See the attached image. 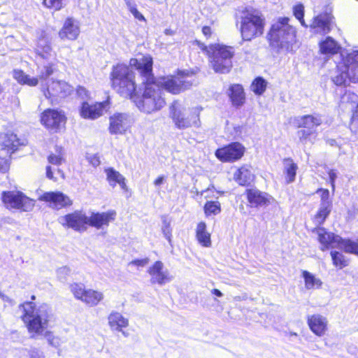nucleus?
<instances>
[{
    "instance_id": "dca6fc26",
    "label": "nucleus",
    "mask_w": 358,
    "mask_h": 358,
    "mask_svg": "<svg viewBox=\"0 0 358 358\" xmlns=\"http://www.w3.org/2000/svg\"><path fill=\"white\" fill-rule=\"evenodd\" d=\"M41 122L47 129L57 131L65 124L66 117L62 111L47 109L41 114Z\"/></svg>"
},
{
    "instance_id": "09e8293b",
    "label": "nucleus",
    "mask_w": 358,
    "mask_h": 358,
    "mask_svg": "<svg viewBox=\"0 0 358 358\" xmlns=\"http://www.w3.org/2000/svg\"><path fill=\"white\" fill-rule=\"evenodd\" d=\"M149 261L150 260L148 257H145L143 259H134L128 264V266L129 267H135L138 270H139L140 268L146 266L148 264Z\"/></svg>"
},
{
    "instance_id": "ddd939ff",
    "label": "nucleus",
    "mask_w": 358,
    "mask_h": 358,
    "mask_svg": "<svg viewBox=\"0 0 358 358\" xmlns=\"http://www.w3.org/2000/svg\"><path fill=\"white\" fill-rule=\"evenodd\" d=\"M133 123V117L129 113H115L109 117L108 130L111 134H124Z\"/></svg>"
},
{
    "instance_id": "f3484780",
    "label": "nucleus",
    "mask_w": 358,
    "mask_h": 358,
    "mask_svg": "<svg viewBox=\"0 0 358 358\" xmlns=\"http://www.w3.org/2000/svg\"><path fill=\"white\" fill-rule=\"evenodd\" d=\"M40 201L48 204V206L55 210H59L72 205V200L61 192H47L41 195Z\"/></svg>"
},
{
    "instance_id": "6ab92c4d",
    "label": "nucleus",
    "mask_w": 358,
    "mask_h": 358,
    "mask_svg": "<svg viewBox=\"0 0 358 358\" xmlns=\"http://www.w3.org/2000/svg\"><path fill=\"white\" fill-rule=\"evenodd\" d=\"M117 213L114 210L106 212H92L88 215V225L97 229H105L116 218Z\"/></svg>"
},
{
    "instance_id": "bb28decb",
    "label": "nucleus",
    "mask_w": 358,
    "mask_h": 358,
    "mask_svg": "<svg viewBox=\"0 0 358 358\" xmlns=\"http://www.w3.org/2000/svg\"><path fill=\"white\" fill-rule=\"evenodd\" d=\"M0 144L3 147L1 150V155H3V153H5L6 155H10L20 145V141L16 134L6 133L0 136Z\"/></svg>"
},
{
    "instance_id": "e433bc0d",
    "label": "nucleus",
    "mask_w": 358,
    "mask_h": 358,
    "mask_svg": "<svg viewBox=\"0 0 358 358\" xmlns=\"http://www.w3.org/2000/svg\"><path fill=\"white\" fill-rule=\"evenodd\" d=\"M332 204H320L317 214L314 217V222L316 224H322L329 216L331 210Z\"/></svg>"
},
{
    "instance_id": "69168bd1",
    "label": "nucleus",
    "mask_w": 358,
    "mask_h": 358,
    "mask_svg": "<svg viewBox=\"0 0 358 358\" xmlns=\"http://www.w3.org/2000/svg\"><path fill=\"white\" fill-rule=\"evenodd\" d=\"M202 33H203V34L206 37H207V38L210 37V36H211V34H212V30H211V28H210V27H207V26L203 27L202 28Z\"/></svg>"
},
{
    "instance_id": "aec40b11",
    "label": "nucleus",
    "mask_w": 358,
    "mask_h": 358,
    "mask_svg": "<svg viewBox=\"0 0 358 358\" xmlns=\"http://www.w3.org/2000/svg\"><path fill=\"white\" fill-rule=\"evenodd\" d=\"M108 107L109 102L108 100L103 102H96L94 104L83 102L80 113L83 118L94 120L101 117L104 110Z\"/></svg>"
},
{
    "instance_id": "cd10ccee",
    "label": "nucleus",
    "mask_w": 358,
    "mask_h": 358,
    "mask_svg": "<svg viewBox=\"0 0 358 358\" xmlns=\"http://www.w3.org/2000/svg\"><path fill=\"white\" fill-rule=\"evenodd\" d=\"M252 169V166L250 165H243L236 169L234 173V180L240 185H245L250 183L255 179V175Z\"/></svg>"
},
{
    "instance_id": "37998d69",
    "label": "nucleus",
    "mask_w": 358,
    "mask_h": 358,
    "mask_svg": "<svg viewBox=\"0 0 358 358\" xmlns=\"http://www.w3.org/2000/svg\"><path fill=\"white\" fill-rule=\"evenodd\" d=\"M331 255L332 257L333 263L336 266L342 268L347 266V262L344 259V256L338 252H331Z\"/></svg>"
},
{
    "instance_id": "0e129e2a",
    "label": "nucleus",
    "mask_w": 358,
    "mask_h": 358,
    "mask_svg": "<svg viewBox=\"0 0 358 358\" xmlns=\"http://www.w3.org/2000/svg\"><path fill=\"white\" fill-rule=\"evenodd\" d=\"M351 99L352 101L356 102L358 99L357 96L354 93L347 92L343 96V101Z\"/></svg>"
},
{
    "instance_id": "338daca9",
    "label": "nucleus",
    "mask_w": 358,
    "mask_h": 358,
    "mask_svg": "<svg viewBox=\"0 0 358 358\" xmlns=\"http://www.w3.org/2000/svg\"><path fill=\"white\" fill-rule=\"evenodd\" d=\"M46 176L48 178L53 180H56V179L53 176V173L52 171V168L50 166L46 167Z\"/></svg>"
},
{
    "instance_id": "f257e3e1",
    "label": "nucleus",
    "mask_w": 358,
    "mask_h": 358,
    "mask_svg": "<svg viewBox=\"0 0 358 358\" xmlns=\"http://www.w3.org/2000/svg\"><path fill=\"white\" fill-rule=\"evenodd\" d=\"M129 65L138 70L145 85L141 96L136 94L133 98L138 108L144 113H151L159 110L165 106L162 90L154 81L152 75V58L148 55H140L129 61Z\"/></svg>"
},
{
    "instance_id": "4468645a",
    "label": "nucleus",
    "mask_w": 358,
    "mask_h": 358,
    "mask_svg": "<svg viewBox=\"0 0 358 358\" xmlns=\"http://www.w3.org/2000/svg\"><path fill=\"white\" fill-rule=\"evenodd\" d=\"M147 272L150 277V283L152 285L162 286L170 282L173 278L169 271L165 268L164 263L161 261H156L149 266Z\"/></svg>"
},
{
    "instance_id": "2eb2a0df",
    "label": "nucleus",
    "mask_w": 358,
    "mask_h": 358,
    "mask_svg": "<svg viewBox=\"0 0 358 358\" xmlns=\"http://www.w3.org/2000/svg\"><path fill=\"white\" fill-rule=\"evenodd\" d=\"M244 146L238 142L231 143L215 152V156L223 162H232L240 159L244 155Z\"/></svg>"
},
{
    "instance_id": "7c9ffc66",
    "label": "nucleus",
    "mask_w": 358,
    "mask_h": 358,
    "mask_svg": "<svg viewBox=\"0 0 358 358\" xmlns=\"http://www.w3.org/2000/svg\"><path fill=\"white\" fill-rule=\"evenodd\" d=\"M107 180L110 185L115 187L118 184L123 190H127L125 178L115 169L110 168L106 170Z\"/></svg>"
},
{
    "instance_id": "a878e982",
    "label": "nucleus",
    "mask_w": 358,
    "mask_h": 358,
    "mask_svg": "<svg viewBox=\"0 0 358 358\" xmlns=\"http://www.w3.org/2000/svg\"><path fill=\"white\" fill-rule=\"evenodd\" d=\"M322 118L319 115H306L294 118V123L297 127L313 130L322 124Z\"/></svg>"
},
{
    "instance_id": "864d4df0",
    "label": "nucleus",
    "mask_w": 358,
    "mask_h": 358,
    "mask_svg": "<svg viewBox=\"0 0 358 358\" xmlns=\"http://www.w3.org/2000/svg\"><path fill=\"white\" fill-rule=\"evenodd\" d=\"M350 129L352 132L358 134V106L352 117Z\"/></svg>"
},
{
    "instance_id": "ea45409f",
    "label": "nucleus",
    "mask_w": 358,
    "mask_h": 358,
    "mask_svg": "<svg viewBox=\"0 0 358 358\" xmlns=\"http://www.w3.org/2000/svg\"><path fill=\"white\" fill-rule=\"evenodd\" d=\"M267 82L261 77H258L254 80L251 85L252 91L257 95L262 94L266 90Z\"/></svg>"
},
{
    "instance_id": "c85d7f7f",
    "label": "nucleus",
    "mask_w": 358,
    "mask_h": 358,
    "mask_svg": "<svg viewBox=\"0 0 358 358\" xmlns=\"http://www.w3.org/2000/svg\"><path fill=\"white\" fill-rule=\"evenodd\" d=\"M108 322L111 330L122 332L123 334L122 329L129 326V320L117 311H113L109 314Z\"/></svg>"
},
{
    "instance_id": "c9c22d12",
    "label": "nucleus",
    "mask_w": 358,
    "mask_h": 358,
    "mask_svg": "<svg viewBox=\"0 0 358 358\" xmlns=\"http://www.w3.org/2000/svg\"><path fill=\"white\" fill-rule=\"evenodd\" d=\"M302 277L304 279L305 287L307 289H318L322 285L320 279L307 271H302Z\"/></svg>"
},
{
    "instance_id": "e2e57ef3",
    "label": "nucleus",
    "mask_w": 358,
    "mask_h": 358,
    "mask_svg": "<svg viewBox=\"0 0 358 358\" xmlns=\"http://www.w3.org/2000/svg\"><path fill=\"white\" fill-rule=\"evenodd\" d=\"M130 12L132 13L134 17L137 20L140 21H145L144 16L137 10L136 8H133V10H131V11Z\"/></svg>"
},
{
    "instance_id": "b1692460",
    "label": "nucleus",
    "mask_w": 358,
    "mask_h": 358,
    "mask_svg": "<svg viewBox=\"0 0 358 358\" xmlns=\"http://www.w3.org/2000/svg\"><path fill=\"white\" fill-rule=\"evenodd\" d=\"M308 324L310 329L317 336H324L328 329L327 319L320 314L309 316Z\"/></svg>"
},
{
    "instance_id": "39448f33",
    "label": "nucleus",
    "mask_w": 358,
    "mask_h": 358,
    "mask_svg": "<svg viewBox=\"0 0 358 358\" xmlns=\"http://www.w3.org/2000/svg\"><path fill=\"white\" fill-rule=\"evenodd\" d=\"M288 17H280L269 31L268 38L272 46L289 50L296 42V29L291 25Z\"/></svg>"
},
{
    "instance_id": "f03ea898",
    "label": "nucleus",
    "mask_w": 358,
    "mask_h": 358,
    "mask_svg": "<svg viewBox=\"0 0 358 358\" xmlns=\"http://www.w3.org/2000/svg\"><path fill=\"white\" fill-rule=\"evenodd\" d=\"M18 309L21 313L20 318L31 338L43 336L50 345L55 348L61 346L62 342L60 338L46 331L53 315L49 305L45 303L36 305L33 302H24L18 306Z\"/></svg>"
},
{
    "instance_id": "2f4dec72",
    "label": "nucleus",
    "mask_w": 358,
    "mask_h": 358,
    "mask_svg": "<svg viewBox=\"0 0 358 358\" xmlns=\"http://www.w3.org/2000/svg\"><path fill=\"white\" fill-rule=\"evenodd\" d=\"M283 173L285 175L287 184L293 182L295 180L298 166L290 158L283 159Z\"/></svg>"
},
{
    "instance_id": "0eeeda50",
    "label": "nucleus",
    "mask_w": 358,
    "mask_h": 358,
    "mask_svg": "<svg viewBox=\"0 0 358 358\" xmlns=\"http://www.w3.org/2000/svg\"><path fill=\"white\" fill-rule=\"evenodd\" d=\"M265 20L260 11L255 9L243 10L240 17V31L245 41L260 36L264 33Z\"/></svg>"
},
{
    "instance_id": "5701e85b",
    "label": "nucleus",
    "mask_w": 358,
    "mask_h": 358,
    "mask_svg": "<svg viewBox=\"0 0 358 358\" xmlns=\"http://www.w3.org/2000/svg\"><path fill=\"white\" fill-rule=\"evenodd\" d=\"M318 45L319 52L327 59L340 52L342 49L341 45L331 36H327L322 39Z\"/></svg>"
},
{
    "instance_id": "6e6d98bb",
    "label": "nucleus",
    "mask_w": 358,
    "mask_h": 358,
    "mask_svg": "<svg viewBox=\"0 0 358 358\" xmlns=\"http://www.w3.org/2000/svg\"><path fill=\"white\" fill-rule=\"evenodd\" d=\"M62 0H43V3L48 8H54L57 10L62 6Z\"/></svg>"
},
{
    "instance_id": "9d476101",
    "label": "nucleus",
    "mask_w": 358,
    "mask_h": 358,
    "mask_svg": "<svg viewBox=\"0 0 358 358\" xmlns=\"http://www.w3.org/2000/svg\"><path fill=\"white\" fill-rule=\"evenodd\" d=\"M335 25L334 17L330 9L315 15L311 20L308 27L314 34L327 35L332 30Z\"/></svg>"
},
{
    "instance_id": "a19ab883",
    "label": "nucleus",
    "mask_w": 358,
    "mask_h": 358,
    "mask_svg": "<svg viewBox=\"0 0 358 358\" xmlns=\"http://www.w3.org/2000/svg\"><path fill=\"white\" fill-rule=\"evenodd\" d=\"M305 8L304 6L299 3L294 6L293 14L294 17L300 22L301 24L307 28L308 24L306 23L304 20Z\"/></svg>"
},
{
    "instance_id": "13d9d810",
    "label": "nucleus",
    "mask_w": 358,
    "mask_h": 358,
    "mask_svg": "<svg viewBox=\"0 0 358 358\" xmlns=\"http://www.w3.org/2000/svg\"><path fill=\"white\" fill-rule=\"evenodd\" d=\"M329 181L332 187V191L335 189V180L338 177V171L336 169H329L328 171Z\"/></svg>"
},
{
    "instance_id": "f8f14e48",
    "label": "nucleus",
    "mask_w": 358,
    "mask_h": 358,
    "mask_svg": "<svg viewBox=\"0 0 358 358\" xmlns=\"http://www.w3.org/2000/svg\"><path fill=\"white\" fill-rule=\"evenodd\" d=\"M58 222L65 227L71 228L76 231H84L88 225V215L82 210H76L59 217Z\"/></svg>"
},
{
    "instance_id": "58836bf2",
    "label": "nucleus",
    "mask_w": 358,
    "mask_h": 358,
    "mask_svg": "<svg viewBox=\"0 0 358 358\" xmlns=\"http://www.w3.org/2000/svg\"><path fill=\"white\" fill-rule=\"evenodd\" d=\"M203 210L206 216L217 215L221 212L220 203L217 201H207L204 205Z\"/></svg>"
},
{
    "instance_id": "9b49d317",
    "label": "nucleus",
    "mask_w": 358,
    "mask_h": 358,
    "mask_svg": "<svg viewBox=\"0 0 358 358\" xmlns=\"http://www.w3.org/2000/svg\"><path fill=\"white\" fill-rule=\"evenodd\" d=\"M2 201L7 208L20 209L25 212L33 209L35 201L21 192H7L2 194Z\"/></svg>"
},
{
    "instance_id": "4d7b16f0",
    "label": "nucleus",
    "mask_w": 358,
    "mask_h": 358,
    "mask_svg": "<svg viewBox=\"0 0 358 358\" xmlns=\"http://www.w3.org/2000/svg\"><path fill=\"white\" fill-rule=\"evenodd\" d=\"M13 76L20 84H22L25 78H27V74L22 70H14Z\"/></svg>"
},
{
    "instance_id": "c03bdc74",
    "label": "nucleus",
    "mask_w": 358,
    "mask_h": 358,
    "mask_svg": "<svg viewBox=\"0 0 358 358\" xmlns=\"http://www.w3.org/2000/svg\"><path fill=\"white\" fill-rule=\"evenodd\" d=\"M55 63H49L47 65H45L43 69L40 71L39 77L42 79H45L52 75L55 71Z\"/></svg>"
},
{
    "instance_id": "bf43d9fd",
    "label": "nucleus",
    "mask_w": 358,
    "mask_h": 358,
    "mask_svg": "<svg viewBox=\"0 0 358 358\" xmlns=\"http://www.w3.org/2000/svg\"><path fill=\"white\" fill-rule=\"evenodd\" d=\"M38 83V80L35 77H30L29 75H27V78L24 80L22 85H27L31 87H34L37 85Z\"/></svg>"
},
{
    "instance_id": "680f3d73",
    "label": "nucleus",
    "mask_w": 358,
    "mask_h": 358,
    "mask_svg": "<svg viewBox=\"0 0 358 358\" xmlns=\"http://www.w3.org/2000/svg\"><path fill=\"white\" fill-rule=\"evenodd\" d=\"M77 94L82 99H85L89 96L88 91L83 87H78L77 88Z\"/></svg>"
},
{
    "instance_id": "6e6552de",
    "label": "nucleus",
    "mask_w": 358,
    "mask_h": 358,
    "mask_svg": "<svg viewBox=\"0 0 358 358\" xmlns=\"http://www.w3.org/2000/svg\"><path fill=\"white\" fill-rule=\"evenodd\" d=\"M203 110L201 106L184 108L173 105L171 107V117L178 129L201 127L200 114Z\"/></svg>"
},
{
    "instance_id": "de8ad7c7",
    "label": "nucleus",
    "mask_w": 358,
    "mask_h": 358,
    "mask_svg": "<svg viewBox=\"0 0 358 358\" xmlns=\"http://www.w3.org/2000/svg\"><path fill=\"white\" fill-rule=\"evenodd\" d=\"M21 354L23 356L30 357L31 358H45L43 352L38 349H33L31 351L27 350H22Z\"/></svg>"
},
{
    "instance_id": "a18cd8bd",
    "label": "nucleus",
    "mask_w": 358,
    "mask_h": 358,
    "mask_svg": "<svg viewBox=\"0 0 358 358\" xmlns=\"http://www.w3.org/2000/svg\"><path fill=\"white\" fill-rule=\"evenodd\" d=\"M162 231L165 238L170 243L171 241L172 230L171 228V223L166 217H164L162 220Z\"/></svg>"
},
{
    "instance_id": "a211bd4d",
    "label": "nucleus",
    "mask_w": 358,
    "mask_h": 358,
    "mask_svg": "<svg viewBox=\"0 0 358 358\" xmlns=\"http://www.w3.org/2000/svg\"><path fill=\"white\" fill-rule=\"evenodd\" d=\"M156 83L160 89L164 88L172 94H178L180 91L188 88L191 85L189 81L173 76L159 78Z\"/></svg>"
},
{
    "instance_id": "79ce46f5",
    "label": "nucleus",
    "mask_w": 358,
    "mask_h": 358,
    "mask_svg": "<svg viewBox=\"0 0 358 358\" xmlns=\"http://www.w3.org/2000/svg\"><path fill=\"white\" fill-rule=\"evenodd\" d=\"M70 290L73 296L80 301L83 300L84 295L86 292L84 285L81 283L73 282L70 285Z\"/></svg>"
},
{
    "instance_id": "473e14b6",
    "label": "nucleus",
    "mask_w": 358,
    "mask_h": 358,
    "mask_svg": "<svg viewBox=\"0 0 358 358\" xmlns=\"http://www.w3.org/2000/svg\"><path fill=\"white\" fill-rule=\"evenodd\" d=\"M196 236L199 243L203 247L208 248L211 246L210 234L206 230V224L204 222H200L196 229Z\"/></svg>"
},
{
    "instance_id": "774afa93",
    "label": "nucleus",
    "mask_w": 358,
    "mask_h": 358,
    "mask_svg": "<svg viewBox=\"0 0 358 358\" xmlns=\"http://www.w3.org/2000/svg\"><path fill=\"white\" fill-rule=\"evenodd\" d=\"M90 163L94 166H96L99 165L100 161H99V158L96 155H93V156L90 157Z\"/></svg>"
},
{
    "instance_id": "f704fd0d",
    "label": "nucleus",
    "mask_w": 358,
    "mask_h": 358,
    "mask_svg": "<svg viewBox=\"0 0 358 358\" xmlns=\"http://www.w3.org/2000/svg\"><path fill=\"white\" fill-rule=\"evenodd\" d=\"M103 299V294L101 292L92 289H87L83 302L90 306H95Z\"/></svg>"
},
{
    "instance_id": "3c124183",
    "label": "nucleus",
    "mask_w": 358,
    "mask_h": 358,
    "mask_svg": "<svg viewBox=\"0 0 358 358\" xmlns=\"http://www.w3.org/2000/svg\"><path fill=\"white\" fill-rule=\"evenodd\" d=\"M317 194H320V204H332L329 198V191L327 189H318Z\"/></svg>"
},
{
    "instance_id": "393cba45",
    "label": "nucleus",
    "mask_w": 358,
    "mask_h": 358,
    "mask_svg": "<svg viewBox=\"0 0 358 358\" xmlns=\"http://www.w3.org/2000/svg\"><path fill=\"white\" fill-rule=\"evenodd\" d=\"M80 34L78 22L73 18L66 20L62 29L59 32V37L64 40H76Z\"/></svg>"
},
{
    "instance_id": "7ed1b4c3",
    "label": "nucleus",
    "mask_w": 358,
    "mask_h": 358,
    "mask_svg": "<svg viewBox=\"0 0 358 358\" xmlns=\"http://www.w3.org/2000/svg\"><path fill=\"white\" fill-rule=\"evenodd\" d=\"M331 72V80L336 85L358 83V50L342 52Z\"/></svg>"
},
{
    "instance_id": "8fccbe9b",
    "label": "nucleus",
    "mask_w": 358,
    "mask_h": 358,
    "mask_svg": "<svg viewBox=\"0 0 358 358\" xmlns=\"http://www.w3.org/2000/svg\"><path fill=\"white\" fill-rule=\"evenodd\" d=\"M314 133L315 131L313 130L306 129L299 131L298 135L300 141L303 143H306L308 141H310V137Z\"/></svg>"
},
{
    "instance_id": "5fc2aeb1",
    "label": "nucleus",
    "mask_w": 358,
    "mask_h": 358,
    "mask_svg": "<svg viewBox=\"0 0 358 358\" xmlns=\"http://www.w3.org/2000/svg\"><path fill=\"white\" fill-rule=\"evenodd\" d=\"M10 155H6V154L3 153V155H1V152H0V171L1 172H6L9 169V162L8 157Z\"/></svg>"
},
{
    "instance_id": "49530a36",
    "label": "nucleus",
    "mask_w": 358,
    "mask_h": 358,
    "mask_svg": "<svg viewBox=\"0 0 358 358\" xmlns=\"http://www.w3.org/2000/svg\"><path fill=\"white\" fill-rule=\"evenodd\" d=\"M71 273V270L67 266L59 267L56 271L57 277L60 281H65Z\"/></svg>"
},
{
    "instance_id": "20e7f679",
    "label": "nucleus",
    "mask_w": 358,
    "mask_h": 358,
    "mask_svg": "<svg viewBox=\"0 0 358 358\" xmlns=\"http://www.w3.org/2000/svg\"><path fill=\"white\" fill-rule=\"evenodd\" d=\"M110 77L113 89L122 96L133 100L136 94V85L134 73L129 66L117 64L113 67Z\"/></svg>"
},
{
    "instance_id": "1a4fd4ad",
    "label": "nucleus",
    "mask_w": 358,
    "mask_h": 358,
    "mask_svg": "<svg viewBox=\"0 0 358 358\" xmlns=\"http://www.w3.org/2000/svg\"><path fill=\"white\" fill-rule=\"evenodd\" d=\"M73 90V87L64 80H48L43 92L44 96L53 104L70 95Z\"/></svg>"
},
{
    "instance_id": "423d86ee",
    "label": "nucleus",
    "mask_w": 358,
    "mask_h": 358,
    "mask_svg": "<svg viewBox=\"0 0 358 358\" xmlns=\"http://www.w3.org/2000/svg\"><path fill=\"white\" fill-rule=\"evenodd\" d=\"M199 48L207 52L210 62L216 73H227L232 67L231 59L234 52L231 47L221 45H213L206 47L204 44L197 42Z\"/></svg>"
},
{
    "instance_id": "4be33fe9",
    "label": "nucleus",
    "mask_w": 358,
    "mask_h": 358,
    "mask_svg": "<svg viewBox=\"0 0 358 358\" xmlns=\"http://www.w3.org/2000/svg\"><path fill=\"white\" fill-rule=\"evenodd\" d=\"M247 199L251 207L267 206L273 201V198L266 192L257 189L246 190Z\"/></svg>"
},
{
    "instance_id": "603ef678",
    "label": "nucleus",
    "mask_w": 358,
    "mask_h": 358,
    "mask_svg": "<svg viewBox=\"0 0 358 358\" xmlns=\"http://www.w3.org/2000/svg\"><path fill=\"white\" fill-rule=\"evenodd\" d=\"M48 162L53 165L59 166L63 163L64 159L63 155L59 153V155L51 154L48 158Z\"/></svg>"
},
{
    "instance_id": "72a5a7b5",
    "label": "nucleus",
    "mask_w": 358,
    "mask_h": 358,
    "mask_svg": "<svg viewBox=\"0 0 358 358\" xmlns=\"http://www.w3.org/2000/svg\"><path fill=\"white\" fill-rule=\"evenodd\" d=\"M36 51L39 56L46 59L55 55L50 42L45 37H42L38 40Z\"/></svg>"
},
{
    "instance_id": "4c0bfd02",
    "label": "nucleus",
    "mask_w": 358,
    "mask_h": 358,
    "mask_svg": "<svg viewBox=\"0 0 358 358\" xmlns=\"http://www.w3.org/2000/svg\"><path fill=\"white\" fill-rule=\"evenodd\" d=\"M337 248L344 250L346 252L358 255V243L350 240H343L341 238Z\"/></svg>"
},
{
    "instance_id": "052dcab7",
    "label": "nucleus",
    "mask_w": 358,
    "mask_h": 358,
    "mask_svg": "<svg viewBox=\"0 0 358 358\" xmlns=\"http://www.w3.org/2000/svg\"><path fill=\"white\" fill-rule=\"evenodd\" d=\"M38 83V80L35 77H30L29 75H27V78L24 80L22 85H27L31 87H34L37 85Z\"/></svg>"
},
{
    "instance_id": "c756f323",
    "label": "nucleus",
    "mask_w": 358,
    "mask_h": 358,
    "mask_svg": "<svg viewBox=\"0 0 358 358\" xmlns=\"http://www.w3.org/2000/svg\"><path fill=\"white\" fill-rule=\"evenodd\" d=\"M229 96L233 106L236 107L241 106L245 102V93L241 85H232L229 89Z\"/></svg>"
},
{
    "instance_id": "412c9836",
    "label": "nucleus",
    "mask_w": 358,
    "mask_h": 358,
    "mask_svg": "<svg viewBox=\"0 0 358 358\" xmlns=\"http://www.w3.org/2000/svg\"><path fill=\"white\" fill-rule=\"evenodd\" d=\"M313 232L317 236V240L320 243V249L322 250L337 248L339 241H341L339 236L329 232L322 227L315 228Z\"/></svg>"
}]
</instances>
